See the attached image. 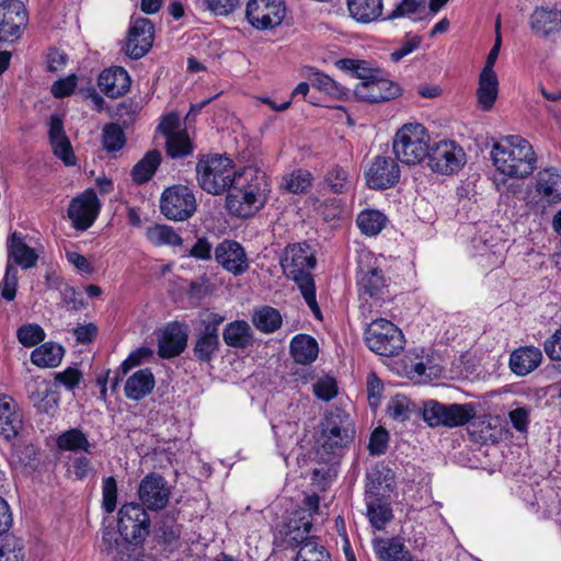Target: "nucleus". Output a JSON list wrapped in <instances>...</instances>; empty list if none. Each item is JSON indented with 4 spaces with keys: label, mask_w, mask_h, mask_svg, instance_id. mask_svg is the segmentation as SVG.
Segmentation results:
<instances>
[{
    "label": "nucleus",
    "mask_w": 561,
    "mask_h": 561,
    "mask_svg": "<svg viewBox=\"0 0 561 561\" xmlns=\"http://www.w3.org/2000/svg\"><path fill=\"white\" fill-rule=\"evenodd\" d=\"M117 503V482L114 477H106L102 481V507L106 513H113Z\"/></svg>",
    "instance_id": "56"
},
{
    "label": "nucleus",
    "mask_w": 561,
    "mask_h": 561,
    "mask_svg": "<svg viewBox=\"0 0 561 561\" xmlns=\"http://www.w3.org/2000/svg\"><path fill=\"white\" fill-rule=\"evenodd\" d=\"M64 356V348L53 342L36 347L31 354V362L37 367H56Z\"/></svg>",
    "instance_id": "41"
},
{
    "label": "nucleus",
    "mask_w": 561,
    "mask_h": 561,
    "mask_svg": "<svg viewBox=\"0 0 561 561\" xmlns=\"http://www.w3.org/2000/svg\"><path fill=\"white\" fill-rule=\"evenodd\" d=\"M542 360V353L536 346H522L511 353L510 368L517 376L534 371Z\"/></svg>",
    "instance_id": "28"
},
{
    "label": "nucleus",
    "mask_w": 561,
    "mask_h": 561,
    "mask_svg": "<svg viewBox=\"0 0 561 561\" xmlns=\"http://www.w3.org/2000/svg\"><path fill=\"white\" fill-rule=\"evenodd\" d=\"M150 524L146 510L136 502L125 503L118 511V534L127 543H141L150 533Z\"/></svg>",
    "instance_id": "8"
},
{
    "label": "nucleus",
    "mask_w": 561,
    "mask_h": 561,
    "mask_svg": "<svg viewBox=\"0 0 561 561\" xmlns=\"http://www.w3.org/2000/svg\"><path fill=\"white\" fill-rule=\"evenodd\" d=\"M270 181L265 172L248 167L237 174L226 205L230 214L247 218L261 209L267 201Z\"/></svg>",
    "instance_id": "1"
},
{
    "label": "nucleus",
    "mask_w": 561,
    "mask_h": 561,
    "mask_svg": "<svg viewBox=\"0 0 561 561\" xmlns=\"http://www.w3.org/2000/svg\"><path fill=\"white\" fill-rule=\"evenodd\" d=\"M543 350L551 360H561V328L545 341Z\"/></svg>",
    "instance_id": "64"
},
{
    "label": "nucleus",
    "mask_w": 561,
    "mask_h": 561,
    "mask_svg": "<svg viewBox=\"0 0 561 561\" xmlns=\"http://www.w3.org/2000/svg\"><path fill=\"white\" fill-rule=\"evenodd\" d=\"M286 541L290 546L299 547L296 561H331L330 553L312 536L289 535Z\"/></svg>",
    "instance_id": "30"
},
{
    "label": "nucleus",
    "mask_w": 561,
    "mask_h": 561,
    "mask_svg": "<svg viewBox=\"0 0 561 561\" xmlns=\"http://www.w3.org/2000/svg\"><path fill=\"white\" fill-rule=\"evenodd\" d=\"M469 439L477 444H495L504 436L501 421L496 417H479L466 427Z\"/></svg>",
    "instance_id": "21"
},
{
    "label": "nucleus",
    "mask_w": 561,
    "mask_h": 561,
    "mask_svg": "<svg viewBox=\"0 0 561 561\" xmlns=\"http://www.w3.org/2000/svg\"><path fill=\"white\" fill-rule=\"evenodd\" d=\"M456 145L454 141H439L430 148L428 167L433 172L448 175L454 172L456 163Z\"/></svg>",
    "instance_id": "27"
},
{
    "label": "nucleus",
    "mask_w": 561,
    "mask_h": 561,
    "mask_svg": "<svg viewBox=\"0 0 561 561\" xmlns=\"http://www.w3.org/2000/svg\"><path fill=\"white\" fill-rule=\"evenodd\" d=\"M187 333L178 323L169 324L158 343V354L162 358L179 356L186 347Z\"/></svg>",
    "instance_id": "26"
},
{
    "label": "nucleus",
    "mask_w": 561,
    "mask_h": 561,
    "mask_svg": "<svg viewBox=\"0 0 561 561\" xmlns=\"http://www.w3.org/2000/svg\"><path fill=\"white\" fill-rule=\"evenodd\" d=\"M8 263L21 266L23 270L32 268L36 265L38 255L36 251L28 247L21 233L14 231L7 240Z\"/></svg>",
    "instance_id": "25"
},
{
    "label": "nucleus",
    "mask_w": 561,
    "mask_h": 561,
    "mask_svg": "<svg viewBox=\"0 0 561 561\" xmlns=\"http://www.w3.org/2000/svg\"><path fill=\"white\" fill-rule=\"evenodd\" d=\"M364 335L367 347L380 356H398L404 348L405 339L401 330L382 318L374 320Z\"/></svg>",
    "instance_id": "7"
},
{
    "label": "nucleus",
    "mask_w": 561,
    "mask_h": 561,
    "mask_svg": "<svg viewBox=\"0 0 561 561\" xmlns=\"http://www.w3.org/2000/svg\"><path fill=\"white\" fill-rule=\"evenodd\" d=\"M316 263L310 247L301 243L287 245L280 259L284 275L295 282L314 318L321 320L322 313L317 302L316 283L311 274Z\"/></svg>",
    "instance_id": "2"
},
{
    "label": "nucleus",
    "mask_w": 561,
    "mask_h": 561,
    "mask_svg": "<svg viewBox=\"0 0 561 561\" xmlns=\"http://www.w3.org/2000/svg\"><path fill=\"white\" fill-rule=\"evenodd\" d=\"M161 163V153L158 150L148 151L131 170V179L137 184L148 182Z\"/></svg>",
    "instance_id": "42"
},
{
    "label": "nucleus",
    "mask_w": 561,
    "mask_h": 561,
    "mask_svg": "<svg viewBox=\"0 0 561 561\" xmlns=\"http://www.w3.org/2000/svg\"><path fill=\"white\" fill-rule=\"evenodd\" d=\"M22 427V413L18 403L8 394L0 393V435L15 437Z\"/></svg>",
    "instance_id": "24"
},
{
    "label": "nucleus",
    "mask_w": 561,
    "mask_h": 561,
    "mask_svg": "<svg viewBox=\"0 0 561 561\" xmlns=\"http://www.w3.org/2000/svg\"><path fill=\"white\" fill-rule=\"evenodd\" d=\"M76 87L77 77L75 75H70L54 82L51 93L55 98H65L70 95L75 91Z\"/></svg>",
    "instance_id": "62"
},
{
    "label": "nucleus",
    "mask_w": 561,
    "mask_h": 561,
    "mask_svg": "<svg viewBox=\"0 0 561 561\" xmlns=\"http://www.w3.org/2000/svg\"><path fill=\"white\" fill-rule=\"evenodd\" d=\"M350 15L360 23H370L381 15L382 0H346Z\"/></svg>",
    "instance_id": "39"
},
{
    "label": "nucleus",
    "mask_w": 561,
    "mask_h": 561,
    "mask_svg": "<svg viewBox=\"0 0 561 561\" xmlns=\"http://www.w3.org/2000/svg\"><path fill=\"white\" fill-rule=\"evenodd\" d=\"M156 386V379L150 368H142L130 375L124 387L125 396L134 401H140L150 394Z\"/></svg>",
    "instance_id": "31"
},
{
    "label": "nucleus",
    "mask_w": 561,
    "mask_h": 561,
    "mask_svg": "<svg viewBox=\"0 0 561 561\" xmlns=\"http://www.w3.org/2000/svg\"><path fill=\"white\" fill-rule=\"evenodd\" d=\"M314 396L323 401L332 400L337 393L335 379L325 377L313 383Z\"/></svg>",
    "instance_id": "61"
},
{
    "label": "nucleus",
    "mask_w": 561,
    "mask_h": 561,
    "mask_svg": "<svg viewBox=\"0 0 561 561\" xmlns=\"http://www.w3.org/2000/svg\"><path fill=\"white\" fill-rule=\"evenodd\" d=\"M245 18L256 30L274 28L284 20L285 7L282 0H249Z\"/></svg>",
    "instance_id": "11"
},
{
    "label": "nucleus",
    "mask_w": 561,
    "mask_h": 561,
    "mask_svg": "<svg viewBox=\"0 0 561 561\" xmlns=\"http://www.w3.org/2000/svg\"><path fill=\"white\" fill-rule=\"evenodd\" d=\"M393 474L389 469L374 467L366 473L365 499L370 496H382L380 490L392 491Z\"/></svg>",
    "instance_id": "38"
},
{
    "label": "nucleus",
    "mask_w": 561,
    "mask_h": 561,
    "mask_svg": "<svg viewBox=\"0 0 561 561\" xmlns=\"http://www.w3.org/2000/svg\"><path fill=\"white\" fill-rule=\"evenodd\" d=\"M222 339L230 347L247 348L253 343V331L247 321L236 320L226 324Z\"/></svg>",
    "instance_id": "33"
},
{
    "label": "nucleus",
    "mask_w": 561,
    "mask_h": 561,
    "mask_svg": "<svg viewBox=\"0 0 561 561\" xmlns=\"http://www.w3.org/2000/svg\"><path fill=\"white\" fill-rule=\"evenodd\" d=\"M356 100L365 103H383L401 95L399 83L377 75L368 81H359L354 87Z\"/></svg>",
    "instance_id": "14"
},
{
    "label": "nucleus",
    "mask_w": 561,
    "mask_h": 561,
    "mask_svg": "<svg viewBox=\"0 0 561 561\" xmlns=\"http://www.w3.org/2000/svg\"><path fill=\"white\" fill-rule=\"evenodd\" d=\"M81 378V371L72 367H68L64 371L57 373L55 375V380L58 383L64 385L69 390L75 389L79 385Z\"/></svg>",
    "instance_id": "63"
},
{
    "label": "nucleus",
    "mask_w": 561,
    "mask_h": 561,
    "mask_svg": "<svg viewBox=\"0 0 561 561\" xmlns=\"http://www.w3.org/2000/svg\"><path fill=\"white\" fill-rule=\"evenodd\" d=\"M216 262L234 276L249 270V261L244 248L234 240L225 239L214 251Z\"/></svg>",
    "instance_id": "17"
},
{
    "label": "nucleus",
    "mask_w": 561,
    "mask_h": 561,
    "mask_svg": "<svg viewBox=\"0 0 561 561\" xmlns=\"http://www.w3.org/2000/svg\"><path fill=\"white\" fill-rule=\"evenodd\" d=\"M365 501L367 517L371 526L376 529H382L393 518L388 495L370 496L365 499Z\"/></svg>",
    "instance_id": "34"
},
{
    "label": "nucleus",
    "mask_w": 561,
    "mask_h": 561,
    "mask_svg": "<svg viewBox=\"0 0 561 561\" xmlns=\"http://www.w3.org/2000/svg\"><path fill=\"white\" fill-rule=\"evenodd\" d=\"M389 434L383 427H377L370 435L368 449L370 455H383L388 448Z\"/></svg>",
    "instance_id": "60"
},
{
    "label": "nucleus",
    "mask_w": 561,
    "mask_h": 561,
    "mask_svg": "<svg viewBox=\"0 0 561 561\" xmlns=\"http://www.w3.org/2000/svg\"><path fill=\"white\" fill-rule=\"evenodd\" d=\"M27 23L22 2L0 4V42H13L20 37L21 28Z\"/></svg>",
    "instance_id": "18"
},
{
    "label": "nucleus",
    "mask_w": 561,
    "mask_h": 561,
    "mask_svg": "<svg viewBox=\"0 0 561 561\" xmlns=\"http://www.w3.org/2000/svg\"><path fill=\"white\" fill-rule=\"evenodd\" d=\"M290 354L298 364H310L319 354L317 341L308 334H297L290 342Z\"/></svg>",
    "instance_id": "37"
},
{
    "label": "nucleus",
    "mask_w": 561,
    "mask_h": 561,
    "mask_svg": "<svg viewBox=\"0 0 561 561\" xmlns=\"http://www.w3.org/2000/svg\"><path fill=\"white\" fill-rule=\"evenodd\" d=\"M320 497L313 493L307 495L302 505L295 511L293 517L287 523L286 539H289V535L309 536L313 526V515L319 513Z\"/></svg>",
    "instance_id": "19"
},
{
    "label": "nucleus",
    "mask_w": 561,
    "mask_h": 561,
    "mask_svg": "<svg viewBox=\"0 0 561 561\" xmlns=\"http://www.w3.org/2000/svg\"><path fill=\"white\" fill-rule=\"evenodd\" d=\"M387 287V279L379 267H360L357 272V291L360 300L381 299Z\"/></svg>",
    "instance_id": "20"
},
{
    "label": "nucleus",
    "mask_w": 561,
    "mask_h": 561,
    "mask_svg": "<svg viewBox=\"0 0 561 561\" xmlns=\"http://www.w3.org/2000/svg\"><path fill=\"white\" fill-rule=\"evenodd\" d=\"M57 446L61 450L73 453L91 451V444L87 435L79 428H70L57 437Z\"/></svg>",
    "instance_id": "43"
},
{
    "label": "nucleus",
    "mask_w": 561,
    "mask_h": 561,
    "mask_svg": "<svg viewBox=\"0 0 561 561\" xmlns=\"http://www.w3.org/2000/svg\"><path fill=\"white\" fill-rule=\"evenodd\" d=\"M421 413L423 421L431 427L456 426V403L445 405L435 400H427L423 402V407L417 409Z\"/></svg>",
    "instance_id": "23"
},
{
    "label": "nucleus",
    "mask_w": 561,
    "mask_h": 561,
    "mask_svg": "<svg viewBox=\"0 0 561 561\" xmlns=\"http://www.w3.org/2000/svg\"><path fill=\"white\" fill-rule=\"evenodd\" d=\"M499 94L496 73L481 72L477 89V103L480 110L489 112L493 108Z\"/></svg>",
    "instance_id": "36"
},
{
    "label": "nucleus",
    "mask_w": 561,
    "mask_h": 561,
    "mask_svg": "<svg viewBox=\"0 0 561 561\" xmlns=\"http://www.w3.org/2000/svg\"><path fill=\"white\" fill-rule=\"evenodd\" d=\"M560 22L558 11L545 7L536 8L529 18L531 31L540 37H548L558 32L560 30Z\"/></svg>",
    "instance_id": "32"
},
{
    "label": "nucleus",
    "mask_w": 561,
    "mask_h": 561,
    "mask_svg": "<svg viewBox=\"0 0 561 561\" xmlns=\"http://www.w3.org/2000/svg\"><path fill=\"white\" fill-rule=\"evenodd\" d=\"M205 8L217 16L231 14L240 4V0H203Z\"/></svg>",
    "instance_id": "59"
},
{
    "label": "nucleus",
    "mask_w": 561,
    "mask_h": 561,
    "mask_svg": "<svg viewBox=\"0 0 561 561\" xmlns=\"http://www.w3.org/2000/svg\"><path fill=\"white\" fill-rule=\"evenodd\" d=\"M147 239L154 245L169 244L173 247H180L183 243V239L172 227L167 225H154L147 229Z\"/></svg>",
    "instance_id": "44"
},
{
    "label": "nucleus",
    "mask_w": 561,
    "mask_h": 561,
    "mask_svg": "<svg viewBox=\"0 0 561 561\" xmlns=\"http://www.w3.org/2000/svg\"><path fill=\"white\" fill-rule=\"evenodd\" d=\"M491 157L493 165L500 173L516 179L530 175L537 162L531 145L517 135L506 136L495 142Z\"/></svg>",
    "instance_id": "3"
},
{
    "label": "nucleus",
    "mask_w": 561,
    "mask_h": 561,
    "mask_svg": "<svg viewBox=\"0 0 561 561\" xmlns=\"http://www.w3.org/2000/svg\"><path fill=\"white\" fill-rule=\"evenodd\" d=\"M427 0H402L393 11H391L386 20H394L401 16L427 13Z\"/></svg>",
    "instance_id": "53"
},
{
    "label": "nucleus",
    "mask_w": 561,
    "mask_h": 561,
    "mask_svg": "<svg viewBox=\"0 0 561 561\" xmlns=\"http://www.w3.org/2000/svg\"><path fill=\"white\" fill-rule=\"evenodd\" d=\"M536 192L549 203L561 202V170L546 168L537 173Z\"/></svg>",
    "instance_id": "29"
},
{
    "label": "nucleus",
    "mask_w": 561,
    "mask_h": 561,
    "mask_svg": "<svg viewBox=\"0 0 561 561\" xmlns=\"http://www.w3.org/2000/svg\"><path fill=\"white\" fill-rule=\"evenodd\" d=\"M139 503L146 511L158 512L167 507L171 490L167 480L159 473L145 476L137 490Z\"/></svg>",
    "instance_id": "10"
},
{
    "label": "nucleus",
    "mask_w": 561,
    "mask_h": 561,
    "mask_svg": "<svg viewBox=\"0 0 561 561\" xmlns=\"http://www.w3.org/2000/svg\"><path fill=\"white\" fill-rule=\"evenodd\" d=\"M18 270L12 263H7L4 277L0 284V295L7 301H12L16 295Z\"/></svg>",
    "instance_id": "55"
},
{
    "label": "nucleus",
    "mask_w": 561,
    "mask_h": 561,
    "mask_svg": "<svg viewBox=\"0 0 561 561\" xmlns=\"http://www.w3.org/2000/svg\"><path fill=\"white\" fill-rule=\"evenodd\" d=\"M99 209L100 203L96 193L93 190H87L70 202L67 213L73 227L84 231L93 225Z\"/></svg>",
    "instance_id": "15"
},
{
    "label": "nucleus",
    "mask_w": 561,
    "mask_h": 561,
    "mask_svg": "<svg viewBox=\"0 0 561 561\" xmlns=\"http://www.w3.org/2000/svg\"><path fill=\"white\" fill-rule=\"evenodd\" d=\"M43 389L38 388L36 391L32 392L31 399L39 412L54 414L58 409V394L51 391L48 383L43 382Z\"/></svg>",
    "instance_id": "48"
},
{
    "label": "nucleus",
    "mask_w": 561,
    "mask_h": 561,
    "mask_svg": "<svg viewBox=\"0 0 561 561\" xmlns=\"http://www.w3.org/2000/svg\"><path fill=\"white\" fill-rule=\"evenodd\" d=\"M225 317L218 313H209L202 320V329L197 333L193 347L195 358L202 363H209L219 350L220 341L218 330Z\"/></svg>",
    "instance_id": "13"
},
{
    "label": "nucleus",
    "mask_w": 561,
    "mask_h": 561,
    "mask_svg": "<svg viewBox=\"0 0 561 561\" xmlns=\"http://www.w3.org/2000/svg\"><path fill=\"white\" fill-rule=\"evenodd\" d=\"M324 182L334 194L346 193L352 187V178L348 171L340 165H333L328 170Z\"/></svg>",
    "instance_id": "45"
},
{
    "label": "nucleus",
    "mask_w": 561,
    "mask_h": 561,
    "mask_svg": "<svg viewBox=\"0 0 561 561\" xmlns=\"http://www.w3.org/2000/svg\"><path fill=\"white\" fill-rule=\"evenodd\" d=\"M357 226L366 236L378 234L387 222V217L379 210H363L357 216Z\"/></svg>",
    "instance_id": "47"
},
{
    "label": "nucleus",
    "mask_w": 561,
    "mask_h": 561,
    "mask_svg": "<svg viewBox=\"0 0 561 561\" xmlns=\"http://www.w3.org/2000/svg\"><path fill=\"white\" fill-rule=\"evenodd\" d=\"M430 135L420 123L404 124L394 135L392 150L403 164L415 165L430 154Z\"/></svg>",
    "instance_id": "6"
},
{
    "label": "nucleus",
    "mask_w": 561,
    "mask_h": 561,
    "mask_svg": "<svg viewBox=\"0 0 561 561\" xmlns=\"http://www.w3.org/2000/svg\"><path fill=\"white\" fill-rule=\"evenodd\" d=\"M340 62L344 69L351 70L353 76L360 79V81H368L378 75L364 60L342 59Z\"/></svg>",
    "instance_id": "57"
},
{
    "label": "nucleus",
    "mask_w": 561,
    "mask_h": 561,
    "mask_svg": "<svg viewBox=\"0 0 561 561\" xmlns=\"http://www.w3.org/2000/svg\"><path fill=\"white\" fill-rule=\"evenodd\" d=\"M355 438V426L350 415L341 409L328 412L320 423L318 455L324 462L340 456Z\"/></svg>",
    "instance_id": "4"
},
{
    "label": "nucleus",
    "mask_w": 561,
    "mask_h": 561,
    "mask_svg": "<svg viewBox=\"0 0 561 561\" xmlns=\"http://www.w3.org/2000/svg\"><path fill=\"white\" fill-rule=\"evenodd\" d=\"M153 39V23L149 19L138 18L130 23L122 50L134 60L140 59L151 49Z\"/></svg>",
    "instance_id": "12"
},
{
    "label": "nucleus",
    "mask_w": 561,
    "mask_h": 561,
    "mask_svg": "<svg viewBox=\"0 0 561 561\" xmlns=\"http://www.w3.org/2000/svg\"><path fill=\"white\" fill-rule=\"evenodd\" d=\"M237 174L232 160L221 154L205 156L196 164L199 186L214 195L230 191Z\"/></svg>",
    "instance_id": "5"
},
{
    "label": "nucleus",
    "mask_w": 561,
    "mask_h": 561,
    "mask_svg": "<svg viewBox=\"0 0 561 561\" xmlns=\"http://www.w3.org/2000/svg\"><path fill=\"white\" fill-rule=\"evenodd\" d=\"M54 154L59 158L66 165L76 164V156L68 137L49 142Z\"/></svg>",
    "instance_id": "58"
},
{
    "label": "nucleus",
    "mask_w": 561,
    "mask_h": 561,
    "mask_svg": "<svg viewBox=\"0 0 561 561\" xmlns=\"http://www.w3.org/2000/svg\"><path fill=\"white\" fill-rule=\"evenodd\" d=\"M160 210L170 220L184 221L196 210V199L191 188L184 185L167 187L160 198Z\"/></svg>",
    "instance_id": "9"
},
{
    "label": "nucleus",
    "mask_w": 561,
    "mask_h": 561,
    "mask_svg": "<svg viewBox=\"0 0 561 561\" xmlns=\"http://www.w3.org/2000/svg\"><path fill=\"white\" fill-rule=\"evenodd\" d=\"M368 187L387 190L400 180V168L390 157L377 156L365 173Z\"/></svg>",
    "instance_id": "16"
},
{
    "label": "nucleus",
    "mask_w": 561,
    "mask_h": 561,
    "mask_svg": "<svg viewBox=\"0 0 561 561\" xmlns=\"http://www.w3.org/2000/svg\"><path fill=\"white\" fill-rule=\"evenodd\" d=\"M130 77L123 67H111L103 70L98 78L100 90L108 98L116 99L130 89Z\"/></svg>",
    "instance_id": "22"
},
{
    "label": "nucleus",
    "mask_w": 561,
    "mask_h": 561,
    "mask_svg": "<svg viewBox=\"0 0 561 561\" xmlns=\"http://www.w3.org/2000/svg\"><path fill=\"white\" fill-rule=\"evenodd\" d=\"M252 322L260 332L268 334L282 327L283 318L277 309L271 306H262L254 309Z\"/></svg>",
    "instance_id": "40"
},
{
    "label": "nucleus",
    "mask_w": 561,
    "mask_h": 561,
    "mask_svg": "<svg viewBox=\"0 0 561 561\" xmlns=\"http://www.w3.org/2000/svg\"><path fill=\"white\" fill-rule=\"evenodd\" d=\"M379 561H409L410 552L398 538H377L373 541Z\"/></svg>",
    "instance_id": "35"
},
{
    "label": "nucleus",
    "mask_w": 561,
    "mask_h": 561,
    "mask_svg": "<svg viewBox=\"0 0 561 561\" xmlns=\"http://www.w3.org/2000/svg\"><path fill=\"white\" fill-rule=\"evenodd\" d=\"M415 410L416 405L405 396H397L387 408L389 416L399 422L409 420Z\"/></svg>",
    "instance_id": "52"
},
{
    "label": "nucleus",
    "mask_w": 561,
    "mask_h": 561,
    "mask_svg": "<svg viewBox=\"0 0 561 561\" xmlns=\"http://www.w3.org/2000/svg\"><path fill=\"white\" fill-rule=\"evenodd\" d=\"M310 80L313 88L327 93L332 98L342 100L347 96V91L345 88L322 72H314Z\"/></svg>",
    "instance_id": "49"
},
{
    "label": "nucleus",
    "mask_w": 561,
    "mask_h": 561,
    "mask_svg": "<svg viewBox=\"0 0 561 561\" xmlns=\"http://www.w3.org/2000/svg\"><path fill=\"white\" fill-rule=\"evenodd\" d=\"M165 150L170 158L181 159L192 154L193 144L184 130L165 138Z\"/></svg>",
    "instance_id": "46"
},
{
    "label": "nucleus",
    "mask_w": 561,
    "mask_h": 561,
    "mask_svg": "<svg viewBox=\"0 0 561 561\" xmlns=\"http://www.w3.org/2000/svg\"><path fill=\"white\" fill-rule=\"evenodd\" d=\"M125 135L119 125L115 123L106 124L103 128L102 144L107 152L121 150L125 145Z\"/></svg>",
    "instance_id": "50"
},
{
    "label": "nucleus",
    "mask_w": 561,
    "mask_h": 561,
    "mask_svg": "<svg viewBox=\"0 0 561 561\" xmlns=\"http://www.w3.org/2000/svg\"><path fill=\"white\" fill-rule=\"evenodd\" d=\"M312 183V175L309 171L298 169L284 178V186L289 193H305Z\"/></svg>",
    "instance_id": "51"
},
{
    "label": "nucleus",
    "mask_w": 561,
    "mask_h": 561,
    "mask_svg": "<svg viewBox=\"0 0 561 561\" xmlns=\"http://www.w3.org/2000/svg\"><path fill=\"white\" fill-rule=\"evenodd\" d=\"M45 331L39 324H23L16 331L19 342L25 347H33L45 340Z\"/></svg>",
    "instance_id": "54"
}]
</instances>
